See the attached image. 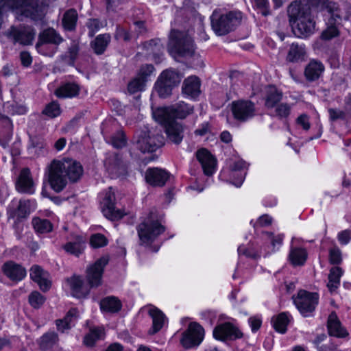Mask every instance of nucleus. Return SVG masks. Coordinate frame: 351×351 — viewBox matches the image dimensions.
<instances>
[{"instance_id": "nucleus-26", "label": "nucleus", "mask_w": 351, "mask_h": 351, "mask_svg": "<svg viewBox=\"0 0 351 351\" xmlns=\"http://www.w3.org/2000/svg\"><path fill=\"white\" fill-rule=\"evenodd\" d=\"M282 99V92L275 86L269 85L265 88V106L267 108H274Z\"/></svg>"}, {"instance_id": "nucleus-1", "label": "nucleus", "mask_w": 351, "mask_h": 351, "mask_svg": "<svg viewBox=\"0 0 351 351\" xmlns=\"http://www.w3.org/2000/svg\"><path fill=\"white\" fill-rule=\"evenodd\" d=\"M193 110V106L180 101L169 106L157 108L153 112V117L164 125L168 141L179 145L184 137V125L176 119H184L192 114Z\"/></svg>"}, {"instance_id": "nucleus-30", "label": "nucleus", "mask_w": 351, "mask_h": 351, "mask_svg": "<svg viewBox=\"0 0 351 351\" xmlns=\"http://www.w3.org/2000/svg\"><path fill=\"white\" fill-rule=\"evenodd\" d=\"M100 309L102 312L116 313L122 307L121 300L115 296H108L103 298L99 303Z\"/></svg>"}, {"instance_id": "nucleus-64", "label": "nucleus", "mask_w": 351, "mask_h": 351, "mask_svg": "<svg viewBox=\"0 0 351 351\" xmlns=\"http://www.w3.org/2000/svg\"><path fill=\"white\" fill-rule=\"evenodd\" d=\"M246 256L252 258L254 259H256L258 257L261 256V254L259 252L255 249V247L253 246L251 248H247L245 250V252H243Z\"/></svg>"}, {"instance_id": "nucleus-44", "label": "nucleus", "mask_w": 351, "mask_h": 351, "mask_svg": "<svg viewBox=\"0 0 351 351\" xmlns=\"http://www.w3.org/2000/svg\"><path fill=\"white\" fill-rule=\"evenodd\" d=\"M104 335V329L101 328H92L90 332L84 337V343L87 346H93L97 339L101 338Z\"/></svg>"}, {"instance_id": "nucleus-28", "label": "nucleus", "mask_w": 351, "mask_h": 351, "mask_svg": "<svg viewBox=\"0 0 351 351\" xmlns=\"http://www.w3.org/2000/svg\"><path fill=\"white\" fill-rule=\"evenodd\" d=\"M292 317L288 312H282L277 315L273 316L271 323L276 331L285 334L287 330V326L290 323Z\"/></svg>"}, {"instance_id": "nucleus-35", "label": "nucleus", "mask_w": 351, "mask_h": 351, "mask_svg": "<svg viewBox=\"0 0 351 351\" xmlns=\"http://www.w3.org/2000/svg\"><path fill=\"white\" fill-rule=\"evenodd\" d=\"M110 41V34H100L97 36L93 41L91 42L90 45L95 53L101 55L104 53Z\"/></svg>"}, {"instance_id": "nucleus-58", "label": "nucleus", "mask_w": 351, "mask_h": 351, "mask_svg": "<svg viewBox=\"0 0 351 351\" xmlns=\"http://www.w3.org/2000/svg\"><path fill=\"white\" fill-rule=\"evenodd\" d=\"M338 240L342 245L348 244L351 239V231L345 230L338 234Z\"/></svg>"}, {"instance_id": "nucleus-56", "label": "nucleus", "mask_w": 351, "mask_h": 351, "mask_svg": "<svg viewBox=\"0 0 351 351\" xmlns=\"http://www.w3.org/2000/svg\"><path fill=\"white\" fill-rule=\"evenodd\" d=\"M78 51H79V47L75 43L72 44V45L69 48V51H68L69 58V60L68 61L69 64H70L71 66L74 65L75 61L78 55Z\"/></svg>"}, {"instance_id": "nucleus-41", "label": "nucleus", "mask_w": 351, "mask_h": 351, "mask_svg": "<svg viewBox=\"0 0 351 351\" xmlns=\"http://www.w3.org/2000/svg\"><path fill=\"white\" fill-rule=\"evenodd\" d=\"M32 225L36 232L40 234L50 232L53 228L52 223L48 219L39 217L33 218Z\"/></svg>"}, {"instance_id": "nucleus-57", "label": "nucleus", "mask_w": 351, "mask_h": 351, "mask_svg": "<svg viewBox=\"0 0 351 351\" xmlns=\"http://www.w3.org/2000/svg\"><path fill=\"white\" fill-rule=\"evenodd\" d=\"M232 112L234 115V117L239 120H241V101L237 100L234 101L232 103Z\"/></svg>"}, {"instance_id": "nucleus-24", "label": "nucleus", "mask_w": 351, "mask_h": 351, "mask_svg": "<svg viewBox=\"0 0 351 351\" xmlns=\"http://www.w3.org/2000/svg\"><path fill=\"white\" fill-rule=\"evenodd\" d=\"M8 219L16 217L15 224L26 219L30 213V206L29 201H20L16 208L9 207L7 210Z\"/></svg>"}, {"instance_id": "nucleus-8", "label": "nucleus", "mask_w": 351, "mask_h": 351, "mask_svg": "<svg viewBox=\"0 0 351 351\" xmlns=\"http://www.w3.org/2000/svg\"><path fill=\"white\" fill-rule=\"evenodd\" d=\"M330 17L327 22V27L321 34L322 40H328L339 36V25L343 19L348 20L351 15V6L347 3H343L341 8L329 12Z\"/></svg>"}, {"instance_id": "nucleus-32", "label": "nucleus", "mask_w": 351, "mask_h": 351, "mask_svg": "<svg viewBox=\"0 0 351 351\" xmlns=\"http://www.w3.org/2000/svg\"><path fill=\"white\" fill-rule=\"evenodd\" d=\"M72 290V295L77 298L86 297L89 293V290L84 289L83 287V280L78 276H73L67 280Z\"/></svg>"}, {"instance_id": "nucleus-48", "label": "nucleus", "mask_w": 351, "mask_h": 351, "mask_svg": "<svg viewBox=\"0 0 351 351\" xmlns=\"http://www.w3.org/2000/svg\"><path fill=\"white\" fill-rule=\"evenodd\" d=\"M275 113L279 119H287L291 113V106L287 103H281L275 106Z\"/></svg>"}, {"instance_id": "nucleus-38", "label": "nucleus", "mask_w": 351, "mask_h": 351, "mask_svg": "<svg viewBox=\"0 0 351 351\" xmlns=\"http://www.w3.org/2000/svg\"><path fill=\"white\" fill-rule=\"evenodd\" d=\"M58 335L54 332H49L44 334L38 340L40 348L46 351L53 347L58 341Z\"/></svg>"}, {"instance_id": "nucleus-17", "label": "nucleus", "mask_w": 351, "mask_h": 351, "mask_svg": "<svg viewBox=\"0 0 351 351\" xmlns=\"http://www.w3.org/2000/svg\"><path fill=\"white\" fill-rule=\"evenodd\" d=\"M197 160L201 163L204 173L207 176L214 173L217 167V159L205 148H202L196 152Z\"/></svg>"}, {"instance_id": "nucleus-16", "label": "nucleus", "mask_w": 351, "mask_h": 351, "mask_svg": "<svg viewBox=\"0 0 351 351\" xmlns=\"http://www.w3.org/2000/svg\"><path fill=\"white\" fill-rule=\"evenodd\" d=\"M213 337L215 339L222 341L234 340L239 338L240 331L230 322H225L215 327Z\"/></svg>"}, {"instance_id": "nucleus-29", "label": "nucleus", "mask_w": 351, "mask_h": 351, "mask_svg": "<svg viewBox=\"0 0 351 351\" xmlns=\"http://www.w3.org/2000/svg\"><path fill=\"white\" fill-rule=\"evenodd\" d=\"M302 2L317 12L326 10L330 12L341 8V5H337L330 0H303Z\"/></svg>"}, {"instance_id": "nucleus-49", "label": "nucleus", "mask_w": 351, "mask_h": 351, "mask_svg": "<svg viewBox=\"0 0 351 351\" xmlns=\"http://www.w3.org/2000/svg\"><path fill=\"white\" fill-rule=\"evenodd\" d=\"M45 298L38 291H33L29 295V302L34 308H38L45 302Z\"/></svg>"}, {"instance_id": "nucleus-63", "label": "nucleus", "mask_w": 351, "mask_h": 351, "mask_svg": "<svg viewBox=\"0 0 351 351\" xmlns=\"http://www.w3.org/2000/svg\"><path fill=\"white\" fill-rule=\"evenodd\" d=\"M21 63L24 66H28L32 63V57L27 51H23L20 54Z\"/></svg>"}, {"instance_id": "nucleus-51", "label": "nucleus", "mask_w": 351, "mask_h": 351, "mask_svg": "<svg viewBox=\"0 0 351 351\" xmlns=\"http://www.w3.org/2000/svg\"><path fill=\"white\" fill-rule=\"evenodd\" d=\"M60 108L59 104L56 101H52L43 110V113L51 118H54L60 114Z\"/></svg>"}, {"instance_id": "nucleus-25", "label": "nucleus", "mask_w": 351, "mask_h": 351, "mask_svg": "<svg viewBox=\"0 0 351 351\" xmlns=\"http://www.w3.org/2000/svg\"><path fill=\"white\" fill-rule=\"evenodd\" d=\"M113 196L108 195L106 196L104 201V206L102 207V212L104 215L112 220H118L123 217V214L119 209H115L114 204L112 202Z\"/></svg>"}, {"instance_id": "nucleus-31", "label": "nucleus", "mask_w": 351, "mask_h": 351, "mask_svg": "<svg viewBox=\"0 0 351 351\" xmlns=\"http://www.w3.org/2000/svg\"><path fill=\"white\" fill-rule=\"evenodd\" d=\"M308 257V253L305 248L291 247L289 260L293 266L303 265Z\"/></svg>"}, {"instance_id": "nucleus-27", "label": "nucleus", "mask_w": 351, "mask_h": 351, "mask_svg": "<svg viewBox=\"0 0 351 351\" xmlns=\"http://www.w3.org/2000/svg\"><path fill=\"white\" fill-rule=\"evenodd\" d=\"M62 41V38L53 29L48 28L39 34L36 47L38 48L46 43L59 45Z\"/></svg>"}, {"instance_id": "nucleus-13", "label": "nucleus", "mask_w": 351, "mask_h": 351, "mask_svg": "<svg viewBox=\"0 0 351 351\" xmlns=\"http://www.w3.org/2000/svg\"><path fill=\"white\" fill-rule=\"evenodd\" d=\"M3 34L9 39L12 40L14 43H19L22 45H27L32 44L35 36V32L30 26H12L8 30L5 31Z\"/></svg>"}, {"instance_id": "nucleus-22", "label": "nucleus", "mask_w": 351, "mask_h": 351, "mask_svg": "<svg viewBox=\"0 0 351 351\" xmlns=\"http://www.w3.org/2000/svg\"><path fill=\"white\" fill-rule=\"evenodd\" d=\"M328 330L331 336L338 338H344L348 336V332L343 328L335 312H332L328 319Z\"/></svg>"}, {"instance_id": "nucleus-6", "label": "nucleus", "mask_w": 351, "mask_h": 351, "mask_svg": "<svg viewBox=\"0 0 351 351\" xmlns=\"http://www.w3.org/2000/svg\"><path fill=\"white\" fill-rule=\"evenodd\" d=\"M165 230V228L158 221L156 213L151 210L137 228L141 245L151 244Z\"/></svg>"}, {"instance_id": "nucleus-23", "label": "nucleus", "mask_w": 351, "mask_h": 351, "mask_svg": "<svg viewBox=\"0 0 351 351\" xmlns=\"http://www.w3.org/2000/svg\"><path fill=\"white\" fill-rule=\"evenodd\" d=\"M2 269L4 274L12 280H21L26 275L25 269L13 261H8L4 263Z\"/></svg>"}, {"instance_id": "nucleus-9", "label": "nucleus", "mask_w": 351, "mask_h": 351, "mask_svg": "<svg viewBox=\"0 0 351 351\" xmlns=\"http://www.w3.org/2000/svg\"><path fill=\"white\" fill-rule=\"evenodd\" d=\"M240 12H230L222 14L217 11L213 12L210 16L211 25L213 31L218 36H223L234 29L239 24Z\"/></svg>"}, {"instance_id": "nucleus-4", "label": "nucleus", "mask_w": 351, "mask_h": 351, "mask_svg": "<svg viewBox=\"0 0 351 351\" xmlns=\"http://www.w3.org/2000/svg\"><path fill=\"white\" fill-rule=\"evenodd\" d=\"M167 47L174 58L192 57L195 54L193 38L186 32L176 29H172L169 33Z\"/></svg>"}, {"instance_id": "nucleus-7", "label": "nucleus", "mask_w": 351, "mask_h": 351, "mask_svg": "<svg viewBox=\"0 0 351 351\" xmlns=\"http://www.w3.org/2000/svg\"><path fill=\"white\" fill-rule=\"evenodd\" d=\"M183 77L178 71L169 69L164 70L158 76L154 89L161 98H167L172 94L173 89L178 86Z\"/></svg>"}, {"instance_id": "nucleus-62", "label": "nucleus", "mask_w": 351, "mask_h": 351, "mask_svg": "<svg viewBox=\"0 0 351 351\" xmlns=\"http://www.w3.org/2000/svg\"><path fill=\"white\" fill-rule=\"evenodd\" d=\"M123 37L125 40H129L130 39L129 33L119 25H117V32L115 34V38L118 39L119 38Z\"/></svg>"}, {"instance_id": "nucleus-47", "label": "nucleus", "mask_w": 351, "mask_h": 351, "mask_svg": "<svg viewBox=\"0 0 351 351\" xmlns=\"http://www.w3.org/2000/svg\"><path fill=\"white\" fill-rule=\"evenodd\" d=\"M254 114V104L250 101H243V122L253 117Z\"/></svg>"}, {"instance_id": "nucleus-5", "label": "nucleus", "mask_w": 351, "mask_h": 351, "mask_svg": "<svg viewBox=\"0 0 351 351\" xmlns=\"http://www.w3.org/2000/svg\"><path fill=\"white\" fill-rule=\"evenodd\" d=\"M164 138L162 135L152 134L150 130L147 128L138 130L135 132L131 141L134 148L129 150L130 156L136 158L137 154L133 151L134 149L142 153L153 152L164 145Z\"/></svg>"}, {"instance_id": "nucleus-45", "label": "nucleus", "mask_w": 351, "mask_h": 351, "mask_svg": "<svg viewBox=\"0 0 351 351\" xmlns=\"http://www.w3.org/2000/svg\"><path fill=\"white\" fill-rule=\"evenodd\" d=\"M252 7L257 10L262 15L267 16L271 14L269 0H250Z\"/></svg>"}, {"instance_id": "nucleus-19", "label": "nucleus", "mask_w": 351, "mask_h": 351, "mask_svg": "<svg viewBox=\"0 0 351 351\" xmlns=\"http://www.w3.org/2000/svg\"><path fill=\"white\" fill-rule=\"evenodd\" d=\"M16 188L19 192L33 193L34 182L28 168L23 169L16 182Z\"/></svg>"}, {"instance_id": "nucleus-43", "label": "nucleus", "mask_w": 351, "mask_h": 351, "mask_svg": "<svg viewBox=\"0 0 351 351\" xmlns=\"http://www.w3.org/2000/svg\"><path fill=\"white\" fill-rule=\"evenodd\" d=\"M78 92L79 87L77 85L74 84H67L57 89L55 93L58 97H71L77 95Z\"/></svg>"}, {"instance_id": "nucleus-33", "label": "nucleus", "mask_w": 351, "mask_h": 351, "mask_svg": "<svg viewBox=\"0 0 351 351\" xmlns=\"http://www.w3.org/2000/svg\"><path fill=\"white\" fill-rule=\"evenodd\" d=\"M149 314L152 317L153 321L152 330L149 331V334L154 335L163 327L165 315L156 307L149 309Z\"/></svg>"}, {"instance_id": "nucleus-59", "label": "nucleus", "mask_w": 351, "mask_h": 351, "mask_svg": "<svg viewBox=\"0 0 351 351\" xmlns=\"http://www.w3.org/2000/svg\"><path fill=\"white\" fill-rule=\"evenodd\" d=\"M330 119L334 121L338 119H343L345 118V112L340 110L330 108L328 110Z\"/></svg>"}, {"instance_id": "nucleus-12", "label": "nucleus", "mask_w": 351, "mask_h": 351, "mask_svg": "<svg viewBox=\"0 0 351 351\" xmlns=\"http://www.w3.org/2000/svg\"><path fill=\"white\" fill-rule=\"evenodd\" d=\"M109 258L102 256L86 269V281L90 288H97L102 283L104 267L108 265Z\"/></svg>"}, {"instance_id": "nucleus-2", "label": "nucleus", "mask_w": 351, "mask_h": 351, "mask_svg": "<svg viewBox=\"0 0 351 351\" xmlns=\"http://www.w3.org/2000/svg\"><path fill=\"white\" fill-rule=\"evenodd\" d=\"M82 173V166L75 160L71 158L53 160L48 167V180L51 188L59 193L66 186V178L75 182L80 179Z\"/></svg>"}, {"instance_id": "nucleus-21", "label": "nucleus", "mask_w": 351, "mask_h": 351, "mask_svg": "<svg viewBox=\"0 0 351 351\" xmlns=\"http://www.w3.org/2000/svg\"><path fill=\"white\" fill-rule=\"evenodd\" d=\"M325 70L324 65L319 60H311L305 66L304 74L308 82L317 80Z\"/></svg>"}, {"instance_id": "nucleus-42", "label": "nucleus", "mask_w": 351, "mask_h": 351, "mask_svg": "<svg viewBox=\"0 0 351 351\" xmlns=\"http://www.w3.org/2000/svg\"><path fill=\"white\" fill-rule=\"evenodd\" d=\"M77 316V311L76 308L69 310L63 319L56 320V323L58 330L63 332L64 330L70 328V322H72L73 319H76Z\"/></svg>"}, {"instance_id": "nucleus-46", "label": "nucleus", "mask_w": 351, "mask_h": 351, "mask_svg": "<svg viewBox=\"0 0 351 351\" xmlns=\"http://www.w3.org/2000/svg\"><path fill=\"white\" fill-rule=\"evenodd\" d=\"M110 143L117 149H121L127 145L126 135L123 131H118L110 137Z\"/></svg>"}, {"instance_id": "nucleus-50", "label": "nucleus", "mask_w": 351, "mask_h": 351, "mask_svg": "<svg viewBox=\"0 0 351 351\" xmlns=\"http://www.w3.org/2000/svg\"><path fill=\"white\" fill-rule=\"evenodd\" d=\"M90 243L94 248L104 247L108 244L107 238L101 234H95L90 237Z\"/></svg>"}, {"instance_id": "nucleus-54", "label": "nucleus", "mask_w": 351, "mask_h": 351, "mask_svg": "<svg viewBox=\"0 0 351 351\" xmlns=\"http://www.w3.org/2000/svg\"><path fill=\"white\" fill-rule=\"evenodd\" d=\"M248 324L252 332H256L262 325V318L260 315L252 316L248 319Z\"/></svg>"}, {"instance_id": "nucleus-37", "label": "nucleus", "mask_w": 351, "mask_h": 351, "mask_svg": "<svg viewBox=\"0 0 351 351\" xmlns=\"http://www.w3.org/2000/svg\"><path fill=\"white\" fill-rule=\"evenodd\" d=\"M343 275V270L341 267H333L330 269L328 274V282L327 287L330 292L335 291L340 285V278Z\"/></svg>"}, {"instance_id": "nucleus-11", "label": "nucleus", "mask_w": 351, "mask_h": 351, "mask_svg": "<svg viewBox=\"0 0 351 351\" xmlns=\"http://www.w3.org/2000/svg\"><path fill=\"white\" fill-rule=\"evenodd\" d=\"M204 336V330L202 326L197 322L189 324L188 329L182 333L180 340L182 346L186 349L199 346L202 341Z\"/></svg>"}, {"instance_id": "nucleus-60", "label": "nucleus", "mask_w": 351, "mask_h": 351, "mask_svg": "<svg viewBox=\"0 0 351 351\" xmlns=\"http://www.w3.org/2000/svg\"><path fill=\"white\" fill-rule=\"evenodd\" d=\"M296 123L298 125H301L302 127V128L305 130H309L310 126H311L310 123H309V118L305 114H301L300 116H299L296 120Z\"/></svg>"}, {"instance_id": "nucleus-20", "label": "nucleus", "mask_w": 351, "mask_h": 351, "mask_svg": "<svg viewBox=\"0 0 351 351\" xmlns=\"http://www.w3.org/2000/svg\"><path fill=\"white\" fill-rule=\"evenodd\" d=\"M49 274L44 271L39 265H34L30 269L31 278L40 287V289L43 291H47L51 285L50 280H47V277Z\"/></svg>"}, {"instance_id": "nucleus-15", "label": "nucleus", "mask_w": 351, "mask_h": 351, "mask_svg": "<svg viewBox=\"0 0 351 351\" xmlns=\"http://www.w3.org/2000/svg\"><path fill=\"white\" fill-rule=\"evenodd\" d=\"M154 67L152 64L141 66L138 75L132 79L128 84V90L130 94H134L143 90L147 77L152 73Z\"/></svg>"}, {"instance_id": "nucleus-10", "label": "nucleus", "mask_w": 351, "mask_h": 351, "mask_svg": "<svg viewBox=\"0 0 351 351\" xmlns=\"http://www.w3.org/2000/svg\"><path fill=\"white\" fill-rule=\"evenodd\" d=\"M292 298L297 309L305 317L313 315L319 302V295L317 293L305 290H300Z\"/></svg>"}, {"instance_id": "nucleus-61", "label": "nucleus", "mask_w": 351, "mask_h": 351, "mask_svg": "<svg viewBox=\"0 0 351 351\" xmlns=\"http://www.w3.org/2000/svg\"><path fill=\"white\" fill-rule=\"evenodd\" d=\"M272 223V218L268 215H263L261 216L256 222V226H268Z\"/></svg>"}, {"instance_id": "nucleus-55", "label": "nucleus", "mask_w": 351, "mask_h": 351, "mask_svg": "<svg viewBox=\"0 0 351 351\" xmlns=\"http://www.w3.org/2000/svg\"><path fill=\"white\" fill-rule=\"evenodd\" d=\"M64 249L69 253L79 256L84 251V247H80L72 242H69L64 245Z\"/></svg>"}, {"instance_id": "nucleus-53", "label": "nucleus", "mask_w": 351, "mask_h": 351, "mask_svg": "<svg viewBox=\"0 0 351 351\" xmlns=\"http://www.w3.org/2000/svg\"><path fill=\"white\" fill-rule=\"evenodd\" d=\"M329 261H330V263L333 265H338V264L341 263V262L342 261L341 252L338 247H335L330 250Z\"/></svg>"}, {"instance_id": "nucleus-34", "label": "nucleus", "mask_w": 351, "mask_h": 351, "mask_svg": "<svg viewBox=\"0 0 351 351\" xmlns=\"http://www.w3.org/2000/svg\"><path fill=\"white\" fill-rule=\"evenodd\" d=\"M199 86L200 83L197 77H189L184 81L182 92L192 97H195L199 93Z\"/></svg>"}, {"instance_id": "nucleus-40", "label": "nucleus", "mask_w": 351, "mask_h": 351, "mask_svg": "<svg viewBox=\"0 0 351 351\" xmlns=\"http://www.w3.org/2000/svg\"><path fill=\"white\" fill-rule=\"evenodd\" d=\"M77 20V14L73 9H70L66 11L62 19V25L66 30H73L76 25Z\"/></svg>"}, {"instance_id": "nucleus-3", "label": "nucleus", "mask_w": 351, "mask_h": 351, "mask_svg": "<svg viewBox=\"0 0 351 351\" xmlns=\"http://www.w3.org/2000/svg\"><path fill=\"white\" fill-rule=\"evenodd\" d=\"M287 12L293 32L298 38L305 39L315 34L316 21L309 6L302 1H295L289 5Z\"/></svg>"}, {"instance_id": "nucleus-39", "label": "nucleus", "mask_w": 351, "mask_h": 351, "mask_svg": "<svg viewBox=\"0 0 351 351\" xmlns=\"http://www.w3.org/2000/svg\"><path fill=\"white\" fill-rule=\"evenodd\" d=\"M143 45L145 49L153 52L156 62H159L160 61V56L162 55L161 50L163 49L160 40L159 38L152 39L145 43Z\"/></svg>"}, {"instance_id": "nucleus-18", "label": "nucleus", "mask_w": 351, "mask_h": 351, "mask_svg": "<svg viewBox=\"0 0 351 351\" xmlns=\"http://www.w3.org/2000/svg\"><path fill=\"white\" fill-rule=\"evenodd\" d=\"M170 174L165 169L160 168H149L146 171L145 180L147 183L154 186H163Z\"/></svg>"}, {"instance_id": "nucleus-14", "label": "nucleus", "mask_w": 351, "mask_h": 351, "mask_svg": "<svg viewBox=\"0 0 351 351\" xmlns=\"http://www.w3.org/2000/svg\"><path fill=\"white\" fill-rule=\"evenodd\" d=\"M107 171L112 178L124 179L128 174V167L117 154L110 156L104 162Z\"/></svg>"}, {"instance_id": "nucleus-52", "label": "nucleus", "mask_w": 351, "mask_h": 351, "mask_svg": "<svg viewBox=\"0 0 351 351\" xmlns=\"http://www.w3.org/2000/svg\"><path fill=\"white\" fill-rule=\"evenodd\" d=\"M265 234L271 241V244L273 247L272 252L278 250L282 244L284 239L283 234H277L276 236H274L272 232H266Z\"/></svg>"}, {"instance_id": "nucleus-36", "label": "nucleus", "mask_w": 351, "mask_h": 351, "mask_svg": "<svg viewBox=\"0 0 351 351\" xmlns=\"http://www.w3.org/2000/svg\"><path fill=\"white\" fill-rule=\"evenodd\" d=\"M306 51L304 45L292 43L288 52L287 60L291 62H297L304 59Z\"/></svg>"}]
</instances>
